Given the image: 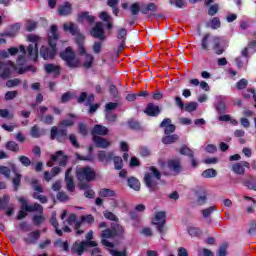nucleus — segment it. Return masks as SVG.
<instances>
[{
  "label": "nucleus",
  "instance_id": "19",
  "mask_svg": "<svg viewBox=\"0 0 256 256\" xmlns=\"http://www.w3.org/2000/svg\"><path fill=\"white\" fill-rule=\"evenodd\" d=\"M245 167L246 169H251V164L247 161L238 162L232 165V171L236 175H245Z\"/></svg>",
  "mask_w": 256,
  "mask_h": 256
},
{
  "label": "nucleus",
  "instance_id": "31",
  "mask_svg": "<svg viewBox=\"0 0 256 256\" xmlns=\"http://www.w3.org/2000/svg\"><path fill=\"white\" fill-rule=\"evenodd\" d=\"M30 135L33 139H39V137H43V135H45V130H41L38 125H34L31 127Z\"/></svg>",
  "mask_w": 256,
  "mask_h": 256
},
{
  "label": "nucleus",
  "instance_id": "30",
  "mask_svg": "<svg viewBox=\"0 0 256 256\" xmlns=\"http://www.w3.org/2000/svg\"><path fill=\"white\" fill-rule=\"evenodd\" d=\"M111 229H112V233H113L114 237H123V235L125 233V228H123L118 223H112Z\"/></svg>",
  "mask_w": 256,
  "mask_h": 256
},
{
  "label": "nucleus",
  "instance_id": "44",
  "mask_svg": "<svg viewBox=\"0 0 256 256\" xmlns=\"http://www.w3.org/2000/svg\"><path fill=\"white\" fill-rule=\"evenodd\" d=\"M112 161L116 171H121V169H123V158H121V156H113Z\"/></svg>",
  "mask_w": 256,
  "mask_h": 256
},
{
  "label": "nucleus",
  "instance_id": "4",
  "mask_svg": "<svg viewBox=\"0 0 256 256\" xmlns=\"http://www.w3.org/2000/svg\"><path fill=\"white\" fill-rule=\"evenodd\" d=\"M151 173H146L144 175V184L147 188H149V191L151 193H155L156 191H159V184L157 181H161V172L155 167H150ZM157 179V181H155Z\"/></svg>",
  "mask_w": 256,
  "mask_h": 256
},
{
  "label": "nucleus",
  "instance_id": "1",
  "mask_svg": "<svg viewBox=\"0 0 256 256\" xmlns=\"http://www.w3.org/2000/svg\"><path fill=\"white\" fill-rule=\"evenodd\" d=\"M57 25L50 27V34L48 35V46L40 48V57L44 61H53L57 55V41H59V33H57Z\"/></svg>",
  "mask_w": 256,
  "mask_h": 256
},
{
  "label": "nucleus",
  "instance_id": "16",
  "mask_svg": "<svg viewBox=\"0 0 256 256\" xmlns=\"http://www.w3.org/2000/svg\"><path fill=\"white\" fill-rule=\"evenodd\" d=\"M21 29V24L15 23L8 27V29L2 33H0V37H17V33H19V30Z\"/></svg>",
  "mask_w": 256,
  "mask_h": 256
},
{
  "label": "nucleus",
  "instance_id": "15",
  "mask_svg": "<svg viewBox=\"0 0 256 256\" xmlns=\"http://www.w3.org/2000/svg\"><path fill=\"white\" fill-rule=\"evenodd\" d=\"M144 113L148 117H159V115H161V108L159 107V105H156L154 103H148L144 110Z\"/></svg>",
  "mask_w": 256,
  "mask_h": 256
},
{
  "label": "nucleus",
  "instance_id": "57",
  "mask_svg": "<svg viewBox=\"0 0 256 256\" xmlns=\"http://www.w3.org/2000/svg\"><path fill=\"white\" fill-rule=\"evenodd\" d=\"M73 97H74L73 92L71 91L65 92L64 94H62L61 103H69V101H71Z\"/></svg>",
  "mask_w": 256,
  "mask_h": 256
},
{
  "label": "nucleus",
  "instance_id": "12",
  "mask_svg": "<svg viewBox=\"0 0 256 256\" xmlns=\"http://www.w3.org/2000/svg\"><path fill=\"white\" fill-rule=\"evenodd\" d=\"M91 37L103 41L105 39V28L103 22H96L95 26L90 30Z\"/></svg>",
  "mask_w": 256,
  "mask_h": 256
},
{
  "label": "nucleus",
  "instance_id": "26",
  "mask_svg": "<svg viewBox=\"0 0 256 256\" xmlns=\"http://www.w3.org/2000/svg\"><path fill=\"white\" fill-rule=\"evenodd\" d=\"M73 8L71 3L65 2L63 5L58 7V13L61 17H67V15H71Z\"/></svg>",
  "mask_w": 256,
  "mask_h": 256
},
{
  "label": "nucleus",
  "instance_id": "10",
  "mask_svg": "<svg viewBox=\"0 0 256 256\" xmlns=\"http://www.w3.org/2000/svg\"><path fill=\"white\" fill-rule=\"evenodd\" d=\"M167 214L165 211L157 212L155 217L152 218L153 225H156L158 233L165 235V223H167Z\"/></svg>",
  "mask_w": 256,
  "mask_h": 256
},
{
  "label": "nucleus",
  "instance_id": "55",
  "mask_svg": "<svg viewBox=\"0 0 256 256\" xmlns=\"http://www.w3.org/2000/svg\"><path fill=\"white\" fill-rule=\"evenodd\" d=\"M43 221H45V217H43V215H34L32 217L33 225H36L38 227L39 225H43Z\"/></svg>",
  "mask_w": 256,
  "mask_h": 256
},
{
  "label": "nucleus",
  "instance_id": "59",
  "mask_svg": "<svg viewBox=\"0 0 256 256\" xmlns=\"http://www.w3.org/2000/svg\"><path fill=\"white\" fill-rule=\"evenodd\" d=\"M210 27L213 30L219 29L221 27V20L219 19V17L212 18V20L210 21Z\"/></svg>",
  "mask_w": 256,
  "mask_h": 256
},
{
  "label": "nucleus",
  "instance_id": "9",
  "mask_svg": "<svg viewBox=\"0 0 256 256\" xmlns=\"http://www.w3.org/2000/svg\"><path fill=\"white\" fill-rule=\"evenodd\" d=\"M28 41L30 43H35L29 44L27 47L28 57H30V59L35 62L37 59H39V48L37 47V41H39V37L36 35H29Z\"/></svg>",
  "mask_w": 256,
  "mask_h": 256
},
{
  "label": "nucleus",
  "instance_id": "43",
  "mask_svg": "<svg viewBox=\"0 0 256 256\" xmlns=\"http://www.w3.org/2000/svg\"><path fill=\"white\" fill-rule=\"evenodd\" d=\"M5 149L12 151V153H19V144L15 141H8L5 144Z\"/></svg>",
  "mask_w": 256,
  "mask_h": 256
},
{
  "label": "nucleus",
  "instance_id": "64",
  "mask_svg": "<svg viewBox=\"0 0 256 256\" xmlns=\"http://www.w3.org/2000/svg\"><path fill=\"white\" fill-rule=\"evenodd\" d=\"M18 159L24 167H29V165H31V159H29L27 156H19Z\"/></svg>",
  "mask_w": 256,
  "mask_h": 256
},
{
  "label": "nucleus",
  "instance_id": "46",
  "mask_svg": "<svg viewBox=\"0 0 256 256\" xmlns=\"http://www.w3.org/2000/svg\"><path fill=\"white\" fill-rule=\"evenodd\" d=\"M93 61H95V57L92 54H86V61L83 63V68L91 69L93 67Z\"/></svg>",
  "mask_w": 256,
  "mask_h": 256
},
{
  "label": "nucleus",
  "instance_id": "35",
  "mask_svg": "<svg viewBox=\"0 0 256 256\" xmlns=\"http://www.w3.org/2000/svg\"><path fill=\"white\" fill-rule=\"evenodd\" d=\"M84 19L89 23V25L95 23V16L89 15V12L87 11L81 12L78 15V21H84Z\"/></svg>",
  "mask_w": 256,
  "mask_h": 256
},
{
  "label": "nucleus",
  "instance_id": "2",
  "mask_svg": "<svg viewBox=\"0 0 256 256\" xmlns=\"http://www.w3.org/2000/svg\"><path fill=\"white\" fill-rule=\"evenodd\" d=\"M75 125V121L64 119L60 121V127L53 126L50 129V139L51 141H58V143H65V139H67V127H73Z\"/></svg>",
  "mask_w": 256,
  "mask_h": 256
},
{
  "label": "nucleus",
  "instance_id": "42",
  "mask_svg": "<svg viewBox=\"0 0 256 256\" xmlns=\"http://www.w3.org/2000/svg\"><path fill=\"white\" fill-rule=\"evenodd\" d=\"M39 121L44 125H53L55 121V116L51 114H47L42 117H39Z\"/></svg>",
  "mask_w": 256,
  "mask_h": 256
},
{
  "label": "nucleus",
  "instance_id": "21",
  "mask_svg": "<svg viewBox=\"0 0 256 256\" xmlns=\"http://www.w3.org/2000/svg\"><path fill=\"white\" fill-rule=\"evenodd\" d=\"M167 167L170 171H173L177 175L181 173L183 166H181V160L179 158L168 160Z\"/></svg>",
  "mask_w": 256,
  "mask_h": 256
},
{
  "label": "nucleus",
  "instance_id": "23",
  "mask_svg": "<svg viewBox=\"0 0 256 256\" xmlns=\"http://www.w3.org/2000/svg\"><path fill=\"white\" fill-rule=\"evenodd\" d=\"M44 70L47 73V75H51V73H54L55 77H59L61 75V67L53 63L45 64Z\"/></svg>",
  "mask_w": 256,
  "mask_h": 256
},
{
  "label": "nucleus",
  "instance_id": "34",
  "mask_svg": "<svg viewBox=\"0 0 256 256\" xmlns=\"http://www.w3.org/2000/svg\"><path fill=\"white\" fill-rule=\"evenodd\" d=\"M177 141H179V135L177 134H166V136L162 138L164 145H171L172 143H177Z\"/></svg>",
  "mask_w": 256,
  "mask_h": 256
},
{
  "label": "nucleus",
  "instance_id": "33",
  "mask_svg": "<svg viewBox=\"0 0 256 256\" xmlns=\"http://www.w3.org/2000/svg\"><path fill=\"white\" fill-rule=\"evenodd\" d=\"M99 197L106 198V197H117V192L115 190L109 188H102L98 192Z\"/></svg>",
  "mask_w": 256,
  "mask_h": 256
},
{
  "label": "nucleus",
  "instance_id": "36",
  "mask_svg": "<svg viewBox=\"0 0 256 256\" xmlns=\"http://www.w3.org/2000/svg\"><path fill=\"white\" fill-rule=\"evenodd\" d=\"M127 125L129 129H132V131H144L143 126L141 125V122L135 119L128 120Z\"/></svg>",
  "mask_w": 256,
  "mask_h": 256
},
{
  "label": "nucleus",
  "instance_id": "48",
  "mask_svg": "<svg viewBox=\"0 0 256 256\" xmlns=\"http://www.w3.org/2000/svg\"><path fill=\"white\" fill-rule=\"evenodd\" d=\"M198 105L199 104L197 102H188L184 104V109L187 113H193V111H197Z\"/></svg>",
  "mask_w": 256,
  "mask_h": 256
},
{
  "label": "nucleus",
  "instance_id": "3",
  "mask_svg": "<svg viewBox=\"0 0 256 256\" xmlns=\"http://www.w3.org/2000/svg\"><path fill=\"white\" fill-rule=\"evenodd\" d=\"M157 9H159V7L157 6V4L153 2L143 5L142 8L139 2L133 3L130 6L131 15L133 17H137L139 13H142V15H148V17H155V13H157Z\"/></svg>",
  "mask_w": 256,
  "mask_h": 256
},
{
  "label": "nucleus",
  "instance_id": "20",
  "mask_svg": "<svg viewBox=\"0 0 256 256\" xmlns=\"http://www.w3.org/2000/svg\"><path fill=\"white\" fill-rule=\"evenodd\" d=\"M39 239H41V231L35 230L28 233V237H24L23 241L26 245H37V241H39Z\"/></svg>",
  "mask_w": 256,
  "mask_h": 256
},
{
  "label": "nucleus",
  "instance_id": "61",
  "mask_svg": "<svg viewBox=\"0 0 256 256\" xmlns=\"http://www.w3.org/2000/svg\"><path fill=\"white\" fill-rule=\"evenodd\" d=\"M213 211H215V206H210V207L202 210V215H203L204 219H209V217H211Z\"/></svg>",
  "mask_w": 256,
  "mask_h": 256
},
{
  "label": "nucleus",
  "instance_id": "53",
  "mask_svg": "<svg viewBox=\"0 0 256 256\" xmlns=\"http://www.w3.org/2000/svg\"><path fill=\"white\" fill-rule=\"evenodd\" d=\"M9 201L11 199L7 194H4L2 198H0V209L5 210L7 209V205H9Z\"/></svg>",
  "mask_w": 256,
  "mask_h": 256
},
{
  "label": "nucleus",
  "instance_id": "7",
  "mask_svg": "<svg viewBox=\"0 0 256 256\" xmlns=\"http://www.w3.org/2000/svg\"><path fill=\"white\" fill-rule=\"evenodd\" d=\"M43 213V206L39 203H34L33 205H26L21 206V209L19 210L16 219L17 221H22V219H25L27 217V213Z\"/></svg>",
  "mask_w": 256,
  "mask_h": 256
},
{
  "label": "nucleus",
  "instance_id": "5",
  "mask_svg": "<svg viewBox=\"0 0 256 256\" xmlns=\"http://www.w3.org/2000/svg\"><path fill=\"white\" fill-rule=\"evenodd\" d=\"M60 58L62 61H65L67 67L69 69H77L79 68V59L75 55L73 48L67 47L64 51L60 53Z\"/></svg>",
  "mask_w": 256,
  "mask_h": 256
},
{
  "label": "nucleus",
  "instance_id": "54",
  "mask_svg": "<svg viewBox=\"0 0 256 256\" xmlns=\"http://www.w3.org/2000/svg\"><path fill=\"white\" fill-rule=\"evenodd\" d=\"M17 95H19V92L17 90L7 91L5 93L4 99L5 101H13V99H15Z\"/></svg>",
  "mask_w": 256,
  "mask_h": 256
},
{
  "label": "nucleus",
  "instance_id": "45",
  "mask_svg": "<svg viewBox=\"0 0 256 256\" xmlns=\"http://www.w3.org/2000/svg\"><path fill=\"white\" fill-rule=\"evenodd\" d=\"M22 177L23 176L21 174L16 173L15 177L12 179L14 191H19V187H21V179H22Z\"/></svg>",
  "mask_w": 256,
  "mask_h": 256
},
{
  "label": "nucleus",
  "instance_id": "56",
  "mask_svg": "<svg viewBox=\"0 0 256 256\" xmlns=\"http://www.w3.org/2000/svg\"><path fill=\"white\" fill-rule=\"evenodd\" d=\"M117 39L123 41L124 43L127 41V29L121 28L118 30Z\"/></svg>",
  "mask_w": 256,
  "mask_h": 256
},
{
  "label": "nucleus",
  "instance_id": "38",
  "mask_svg": "<svg viewBox=\"0 0 256 256\" xmlns=\"http://www.w3.org/2000/svg\"><path fill=\"white\" fill-rule=\"evenodd\" d=\"M63 29L64 31H69L72 35H77L79 33V27H77L73 22L70 24L65 23L63 25Z\"/></svg>",
  "mask_w": 256,
  "mask_h": 256
},
{
  "label": "nucleus",
  "instance_id": "51",
  "mask_svg": "<svg viewBox=\"0 0 256 256\" xmlns=\"http://www.w3.org/2000/svg\"><path fill=\"white\" fill-rule=\"evenodd\" d=\"M78 133H80V135H82V137H87V134L89 133L87 124L80 122L78 124Z\"/></svg>",
  "mask_w": 256,
  "mask_h": 256
},
{
  "label": "nucleus",
  "instance_id": "60",
  "mask_svg": "<svg viewBox=\"0 0 256 256\" xmlns=\"http://www.w3.org/2000/svg\"><path fill=\"white\" fill-rule=\"evenodd\" d=\"M104 217L105 219H108V221H119V218H117V216L109 210L104 211Z\"/></svg>",
  "mask_w": 256,
  "mask_h": 256
},
{
  "label": "nucleus",
  "instance_id": "24",
  "mask_svg": "<svg viewBox=\"0 0 256 256\" xmlns=\"http://www.w3.org/2000/svg\"><path fill=\"white\" fill-rule=\"evenodd\" d=\"M0 77L1 79H9L11 77V66L0 61Z\"/></svg>",
  "mask_w": 256,
  "mask_h": 256
},
{
  "label": "nucleus",
  "instance_id": "14",
  "mask_svg": "<svg viewBox=\"0 0 256 256\" xmlns=\"http://www.w3.org/2000/svg\"><path fill=\"white\" fill-rule=\"evenodd\" d=\"M159 127L160 129H164L165 135H171L172 133H175V130L177 129V126L172 124L170 118H164Z\"/></svg>",
  "mask_w": 256,
  "mask_h": 256
},
{
  "label": "nucleus",
  "instance_id": "49",
  "mask_svg": "<svg viewBox=\"0 0 256 256\" xmlns=\"http://www.w3.org/2000/svg\"><path fill=\"white\" fill-rule=\"evenodd\" d=\"M21 85V79L15 78V79H9L6 81V87L8 89H13V87H19Z\"/></svg>",
  "mask_w": 256,
  "mask_h": 256
},
{
  "label": "nucleus",
  "instance_id": "27",
  "mask_svg": "<svg viewBox=\"0 0 256 256\" xmlns=\"http://www.w3.org/2000/svg\"><path fill=\"white\" fill-rule=\"evenodd\" d=\"M94 135H102L103 137H105V135H109V129L101 124H96L93 128H92V137Z\"/></svg>",
  "mask_w": 256,
  "mask_h": 256
},
{
  "label": "nucleus",
  "instance_id": "13",
  "mask_svg": "<svg viewBox=\"0 0 256 256\" xmlns=\"http://www.w3.org/2000/svg\"><path fill=\"white\" fill-rule=\"evenodd\" d=\"M101 238V243L104 247H109V249H113L115 247V244L107 240L115 238L112 228L104 229L101 233Z\"/></svg>",
  "mask_w": 256,
  "mask_h": 256
},
{
  "label": "nucleus",
  "instance_id": "39",
  "mask_svg": "<svg viewBox=\"0 0 256 256\" xmlns=\"http://www.w3.org/2000/svg\"><path fill=\"white\" fill-rule=\"evenodd\" d=\"M92 151H93V146H90L88 155L83 156L79 153H76V159H78V161H89L90 163H92L93 161V154H91Z\"/></svg>",
  "mask_w": 256,
  "mask_h": 256
},
{
  "label": "nucleus",
  "instance_id": "6",
  "mask_svg": "<svg viewBox=\"0 0 256 256\" xmlns=\"http://www.w3.org/2000/svg\"><path fill=\"white\" fill-rule=\"evenodd\" d=\"M76 177L78 181H87L91 183V181H95L97 177V173L91 166L80 167L76 170Z\"/></svg>",
  "mask_w": 256,
  "mask_h": 256
},
{
  "label": "nucleus",
  "instance_id": "62",
  "mask_svg": "<svg viewBox=\"0 0 256 256\" xmlns=\"http://www.w3.org/2000/svg\"><path fill=\"white\" fill-rule=\"evenodd\" d=\"M0 117H3V119H13L14 115L9 113L7 109H0Z\"/></svg>",
  "mask_w": 256,
  "mask_h": 256
},
{
  "label": "nucleus",
  "instance_id": "47",
  "mask_svg": "<svg viewBox=\"0 0 256 256\" xmlns=\"http://www.w3.org/2000/svg\"><path fill=\"white\" fill-rule=\"evenodd\" d=\"M188 233L191 237H201L203 235V231L199 229V227H188Z\"/></svg>",
  "mask_w": 256,
  "mask_h": 256
},
{
  "label": "nucleus",
  "instance_id": "18",
  "mask_svg": "<svg viewBox=\"0 0 256 256\" xmlns=\"http://www.w3.org/2000/svg\"><path fill=\"white\" fill-rule=\"evenodd\" d=\"M92 141L98 149H107L111 147V142L104 137L94 135Z\"/></svg>",
  "mask_w": 256,
  "mask_h": 256
},
{
  "label": "nucleus",
  "instance_id": "37",
  "mask_svg": "<svg viewBox=\"0 0 256 256\" xmlns=\"http://www.w3.org/2000/svg\"><path fill=\"white\" fill-rule=\"evenodd\" d=\"M218 115H225L227 113V104L220 100L214 105Z\"/></svg>",
  "mask_w": 256,
  "mask_h": 256
},
{
  "label": "nucleus",
  "instance_id": "40",
  "mask_svg": "<svg viewBox=\"0 0 256 256\" xmlns=\"http://www.w3.org/2000/svg\"><path fill=\"white\" fill-rule=\"evenodd\" d=\"M180 155H184L185 157H193L195 155V151L191 150L186 144H183L179 150Z\"/></svg>",
  "mask_w": 256,
  "mask_h": 256
},
{
  "label": "nucleus",
  "instance_id": "25",
  "mask_svg": "<svg viewBox=\"0 0 256 256\" xmlns=\"http://www.w3.org/2000/svg\"><path fill=\"white\" fill-rule=\"evenodd\" d=\"M212 43V49L215 51L216 55H223V53H225V48L221 46V38H219L218 36H214L212 38Z\"/></svg>",
  "mask_w": 256,
  "mask_h": 256
},
{
  "label": "nucleus",
  "instance_id": "29",
  "mask_svg": "<svg viewBox=\"0 0 256 256\" xmlns=\"http://www.w3.org/2000/svg\"><path fill=\"white\" fill-rule=\"evenodd\" d=\"M128 187L134 191H141V182L136 177H129L127 179Z\"/></svg>",
  "mask_w": 256,
  "mask_h": 256
},
{
  "label": "nucleus",
  "instance_id": "50",
  "mask_svg": "<svg viewBox=\"0 0 256 256\" xmlns=\"http://www.w3.org/2000/svg\"><path fill=\"white\" fill-rule=\"evenodd\" d=\"M209 37H211L210 34H205L201 40V49L203 51H209Z\"/></svg>",
  "mask_w": 256,
  "mask_h": 256
},
{
  "label": "nucleus",
  "instance_id": "32",
  "mask_svg": "<svg viewBox=\"0 0 256 256\" xmlns=\"http://www.w3.org/2000/svg\"><path fill=\"white\" fill-rule=\"evenodd\" d=\"M50 223H51L52 227H54L56 235H58L59 237H63V230L59 229V222L57 221V214L54 213L52 215V217L50 219Z\"/></svg>",
  "mask_w": 256,
  "mask_h": 256
},
{
  "label": "nucleus",
  "instance_id": "8",
  "mask_svg": "<svg viewBox=\"0 0 256 256\" xmlns=\"http://www.w3.org/2000/svg\"><path fill=\"white\" fill-rule=\"evenodd\" d=\"M89 247H97V242L95 241H82L75 242L71 247V253L73 255H83L85 253V249H89Z\"/></svg>",
  "mask_w": 256,
  "mask_h": 256
},
{
  "label": "nucleus",
  "instance_id": "28",
  "mask_svg": "<svg viewBox=\"0 0 256 256\" xmlns=\"http://www.w3.org/2000/svg\"><path fill=\"white\" fill-rule=\"evenodd\" d=\"M242 185L250 189V191H256V176H249L242 181Z\"/></svg>",
  "mask_w": 256,
  "mask_h": 256
},
{
  "label": "nucleus",
  "instance_id": "11",
  "mask_svg": "<svg viewBox=\"0 0 256 256\" xmlns=\"http://www.w3.org/2000/svg\"><path fill=\"white\" fill-rule=\"evenodd\" d=\"M59 161V167H67V161H69V156L65 155L63 150L55 152L51 155V161L47 162V167H53V163Z\"/></svg>",
  "mask_w": 256,
  "mask_h": 256
},
{
  "label": "nucleus",
  "instance_id": "22",
  "mask_svg": "<svg viewBox=\"0 0 256 256\" xmlns=\"http://www.w3.org/2000/svg\"><path fill=\"white\" fill-rule=\"evenodd\" d=\"M72 171H73V168H68L65 173L66 187H67V190L70 191V193H73V191H75V181L71 176Z\"/></svg>",
  "mask_w": 256,
  "mask_h": 256
},
{
  "label": "nucleus",
  "instance_id": "52",
  "mask_svg": "<svg viewBox=\"0 0 256 256\" xmlns=\"http://www.w3.org/2000/svg\"><path fill=\"white\" fill-rule=\"evenodd\" d=\"M247 85H249V81H247L245 78H242L236 83V89L238 91H243V89H247Z\"/></svg>",
  "mask_w": 256,
  "mask_h": 256
},
{
  "label": "nucleus",
  "instance_id": "63",
  "mask_svg": "<svg viewBox=\"0 0 256 256\" xmlns=\"http://www.w3.org/2000/svg\"><path fill=\"white\" fill-rule=\"evenodd\" d=\"M117 117H119V115L113 114L111 112H106L105 115V118L107 121H109V123H115V121H117Z\"/></svg>",
  "mask_w": 256,
  "mask_h": 256
},
{
  "label": "nucleus",
  "instance_id": "58",
  "mask_svg": "<svg viewBox=\"0 0 256 256\" xmlns=\"http://www.w3.org/2000/svg\"><path fill=\"white\" fill-rule=\"evenodd\" d=\"M31 185H32L34 191H37L38 193H43V191H44L43 186L39 185V180L32 179Z\"/></svg>",
  "mask_w": 256,
  "mask_h": 256
},
{
  "label": "nucleus",
  "instance_id": "17",
  "mask_svg": "<svg viewBox=\"0 0 256 256\" xmlns=\"http://www.w3.org/2000/svg\"><path fill=\"white\" fill-rule=\"evenodd\" d=\"M115 153L113 152H107L105 150H100L97 153V159L100 163H104V165H107L108 163H111L113 161Z\"/></svg>",
  "mask_w": 256,
  "mask_h": 256
},
{
  "label": "nucleus",
  "instance_id": "41",
  "mask_svg": "<svg viewBox=\"0 0 256 256\" xmlns=\"http://www.w3.org/2000/svg\"><path fill=\"white\" fill-rule=\"evenodd\" d=\"M201 175L204 179H213L217 177V170L213 168H208L204 170Z\"/></svg>",
  "mask_w": 256,
  "mask_h": 256
}]
</instances>
